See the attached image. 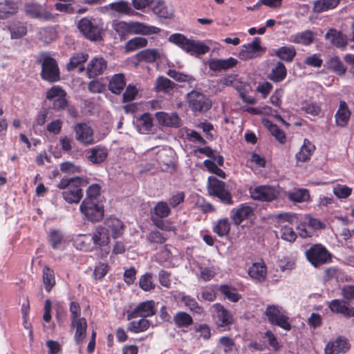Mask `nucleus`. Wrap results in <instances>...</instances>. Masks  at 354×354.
<instances>
[{
    "instance_id": "nucleus-50",
    "label": "nucleus",
    "mask_w": 354,
    "mask_h": 354,
    "mask_svg": "<svg viewBox=\"0 0 354 354\" xmlns=\"http://www.w3.org/2000/svg\"><path fill=\"white\" fill-rule=\"evenodd\" d=\"M150 322L145 317L139 320L132 321L128 325V330L134 333L145 331L149 328Z\"/></svg>"
},
{
    "instance_id": "nucleus-17",
    "label": "nucleus",
    "mask_w": 354,
    "mask_h": 354,
    "mask_svg": "<svg viewBox=\"0 0 354 354\" xmlns=\"http://www.w3.org/2000/svg\"><path fill=\"white\" fill-rule=\"evenodd\" d=\"M156 119L161 128H178L180 126V119L176 112L159 111L155 113Z\"/></svg>"
},
{
    "instance_id": "nucleus-24",
    "label": "nucleus",
    "mask_w": 354,
    "mask_h": 354,
    "mask_svg": "<svg viewBox=\"0 0 354 354\" xmlns=\"http://www.w3.org/2000/svg\"><path fill=\"white\" fill-rule=\"evenodd\" d=\"M106 61L102 57L93 58L88 63L86 73L89 78L102 75L106 68Z\"/></svg>"
},
{
    "instance_id": "nucleus-32",
    "label": "nucleus",
    "mask_w": 354,
    "mask_h": 354,
    "mask_svg": "<svg viewBox=\"0 0 354 354\" xmlns=\"http://www.w3.org/2000/svg\"><path fill=\"white\" fill-rule=\"evenodd\" d=\"M102 226L107 229L109 234V232H111V236L113 239L120 237L124 232V224L122 221L115 217L110 216L107 218L104 225Z\"/></svg>"
},
{
    "instance_id": "nucleus-19",
    "label": "nucleus",
    "mask_w": 354,
    "mask_h": 354,
    "mask_svg": "<svg viewBox=\"0 0 354 354\" xmlns=\"http://www.w3.org/2000/svg\"><path fill=\"white\" fill-rule=\"evenodd\" d=\"M349 349L350 344L346 338L339 336L334 341L328 342L324 349V353L339 354L341 353H346Z\"/></svg>"
},
{
    "instance_id": "nucleus-10",
    "label": "nucleus",
    "mask_w": 354,
    "mask_h": 354,
    "mask_svg": "<svg viewBox=\"0 0 354 354\" xmlns=\"http://www.w3.org/2000/svg\"><path fill=\"white\" fill-rule=\"evenodd\" d=\"M306 256L308 261L315 267L326 263L330 259V254L320 244L311 246L306 252Z\"/></svg>"
},
{
    "instance_id": "nucleus-41",
    "label": "nucleus",
    "mask_w": 354,
    "mask_h": 354,
    "mask_svg": "<svg viewBox=\"0 0 354 354\" xmlns=\"http://www.w3.org/2000/svg\"><path fill=\"white\" fill-rule=\"evenodd\" d=\"M88 57V54L84 53H76L73 55L69 62L66 65V68L68 71H73L75 68L78 69L80 73L84 71V63L87 60Z\"/></svg>"
},
{
    "instance_id": "nucleus-12",
    "label": "nucleus",
    "mask_w": 354,
    "mask_h": 354,
    "mask_svg": "<svg viewBox=\"0 0 354 354\" xmlns=\"http://www.w3.org/2000/svg\"><path fill=\"white\" fill-rule=\"evenodd\" d=\"M102 12H108L111 15L142 16L133 10L128 2L121 0L113 2L100 8Z\"/></svg>"
},
{
    "instance_id": "nucleus-5",
    "label": "nucleus",
    "mask_w": 354,
    "mask_h": 354,
    "mask_svg": "<svg viewBox=\"0 0 354 354\" xmlns=\"http://www.w3.org/2000/svg\"><path fill=\"white\" fill-rule=\"evenodd\" d=\"M81 213L91 222H98L104 216V207L97 201L84 198L80 206Z\"/></svg>"
},
{
    "instance_id": "nucleus-49",
    "label": "nucleus",
    "mask_w": 354,
    "mask_h": 354,
    "mask_svg": "<svg viewBox=\"0 0 354 354\" xmlns=\"http://www.w3.org/2000/svg\"><path fill=\"white\" fill-rule=\"evenodd\" d=\"M231 225L227 218L218 220L213 228V231L218 236L223 237L228 235Z\"/></svg>"
},
{
    "instance_id": "nucleus-14",
    "label": "nucleus",
    "mask_w": 354,
    "mask_h": 354,
    "mask_svg": "<svg viewBox=\"0 0 354 354\" xmlns=\"http://www.w3.org/2000/svg\"><path fill=\"white\" fill-rule=\"evenodd\" d=\"M156 313L155 302L152 300L139 303L133 310L127 312V319L151 317Z\"/></svg>"
},
{
    "instance_id": "nucleus-35",
    "label": "nucleus",
    "mask_w": 354,
    "mask_h": 354,
    "mask_svg": "<svg viewBox=\"0 0 354 354\" xmlns=\"http://www.w3.org/2000/svg\"><path fill=\"white\" fill-rule=\"evenodd\" d=\"M238 60L234 57L227 59H212L209 62V67L214 71H226L236 66Z\"/></svg>"
},
{
    "instance_id": "nucleus-63",
    "label": "nucleus",
    "mask_w": 354,
    "mask_h": 354,
    "mask_svg": "<svg viewBox=\"0 0 354 354\" xmlns=\"http://www.w3.org/2000/svg\"><path fill=\"white\" fill-rule=\"evenodd\" d=\"M174 321L178 326H187L192 324V318L186 313L179 312L174 317Z\"/></svg>"
},
{
    "instance_id": "nucleus-9",
    "label": "nucleus",
    "mask_w": 354,
    "mask_h": 354,
    "mask_svg": "<svg viewBox=\"0 0 354 354\" xmlns=\"http://www.w3.org/2000/svg\"><path fill=\"white\" fill-rule=\"evenodd\" d=\"M91 237L94 248H98L102 250L101 257H106L111 250L109 245L110 236L107 232V229L102 225L98 226L92 233Z\"/></svg>"
},
{
    "instance_id": "nucleus-38",
    "label": "nucleus",
    "mask_w": 354,
    "mask_h": 354,
    "mask_svg": "<svg viewBox=\"0 0 354 354\" xmlns=\"http://www.w3.org/2000/svg\"><path fill=\"white\" fill-rule=\"evenodd\" d=\"M287 75V69L283 63L277 62L268 75V78L274 83L281 82Z\"/></svg>"
},
{
    "instance_id": "nucleus-42",
    "label": "nucleus",
    "mask_w": 354,
    "mask_h": 354,
    "mask_svg": "<svg viewBox=\"0 0 354 354\" xmlns=\"http://www.w3.org/2000/svg\"><path fill=\"white\" fill-rule=\"evenodd\" d=\"M274 54L280 59L290 63L295 57L297 50L293 46H283L275 50Z\"/></svg>"
},
{
    "instance_id": "nucleus-7",
    "label": "nucleus",
    "mask_w": 354,
    "mask_h": 354,
    "mask_svg": "<svg viewBox=\"0 0 354 354\" xmlns=\"http://www.w3.org/2000/svg\"><path fill=\"white\" fill-rule=\"evenodd\" d=\"M39 62L42 69L41 75L42 78L50 82H55L59 79V72L56 61L46 54H41L39 57Z\"/></svg>"
},
{
    "instance_id": "nucleus-45",
    "label": "nucleus",
    "mask_w": 354,
    "mask_h": 354,
    "mask_svg": "<svg viewBox=\"0 0 354 354\" xmlns=\"http://www.w3.org/2000/svg\"><path fill=\"white\" fill-rule=\"evenodd\" d=\"M18 11L17 3L12 0L0 2V19H6Z\"/></svg>"
},
{
    "instance_id": "nucleus-40",
    "label": "nucleus",
    "mask_w": 354,
    "mask_h": 354,
    "mask_svg": "<svg viewBox=\"0 0 354 354\" xmlns=\"http://www.w3.org/2000/svg\"><path fill=\"white\" fill-rule=\"evenodd\" d=\"M163 57V53L156 48L145 49L137 54V58L140 61H145L149 63L154 62L156 59H162Z\"/></svg>"
},
{
    "instance_id": "nucleus-2",
    "label": "nucleus",
    "mask_w": 354,
    "mask_h": 354,
    "mask_svg": "<svg viewBox=\"0 0 354 354\" xmlns=\"http://www.w3.org/2000/svg\"><path fill=\"white\" fill-rule=\"evenodd\" d=\"M264 315L270 324L277 326L286 331L291 330L292 325L288 313L281 306L274 304L268 305Z\"/></svg>"
},
{
    "instance_id": "nucleus-27",
    "label": "nucleus",
    "mask_w": 354,
    "mask_h": 354,
    "mask_svg": "<svg viewBox=\"0 0 354 354\" xmlns=\"http://www.w3.org/2000/svg\"><path fill=\"white\" fill-rule=\"evenodd\" d=\"M160 29L139 21H130V35H150L158 34Z\"/></svg>"
},
{
    "instance_id": "nucleus-31",
    "label": "nucleus",
    "mask_w": 354,
    "mask_h": 354,
    "mask_svg": "<svg viewBox=\"0 0 354 354\" xmlns=\"http://www.w3.org/2000/svg\"><path fill=\"white\" fill-rule=\"evenodd\" d=\"M351 115V112L348 104L345 101L341 100L339 102V108L335 115L337 126L340 127H346L349 122Z\"/></svg>"
},
{
    "instance_id": "nucleus-52",
    "label": "nucleus",
    "mask_w": 354,
    "mask_h": 354,
    "mask_svg": "<svg viewBox=\"0 0 354 354\" xmlns=\"http://www.w3.org/2000/svg\"><path fill=\"white\" fill-rule=\"evenodd\" d=\"M339 3V0H317L314 4V9L320 13L336 8Z\"/></svg>"
},
{
    "instance_id": "nucleus-1",
    "label": "nucleus",
    "mask_w": 354,
    "mask_h": 354,
    "mask_svg": "<svg viewBox=\"0 0 354 354\" xmlns=\"http://www.w3.org/2000/svg\"><path fill=\"white\" fill-rule=\"evenodd\" d=\"M84 181L82 178H62L58 185L59 189H64L62 196L68 203H78L83 196L81 186Z\"/></svg>"
},
{
    "instance_id": "nucleus-55",
    "label": "nucleus",
    "mask_w": 354,
    "mask_h": 354,
    "mask_svg": "<svg viewBox=\"0 0 354 354\" xmlns=\"http://www.w3.org/2000/svg\"><path fill=\"white\" fill-rule=\"evenodd\" d=\"M301 109L302 111L307 114L317 116L321 112V107L315 102H311L309 100H304L301 102Z\"/></svg>"
},
{
    "instance_id": "nucleus-29",
    "label": "nucleus",
    "mask_w": 354,
    "mask_h": 354,
    "mask_svg": "<svg viewBox=\"0 0 354 354\" xmlns=\"http://www.w3.org/2000/svg\"><path fill=\"white\" fill-rule=\"evenodd\" d=\"M133 125L140 133H149L153 126V118L149 113H145L133 120Z\"/></svg>"
},
{
    "instance_id": "nucleus-8",
    "label": "nucleus",
    "mask_w": 354,
    "mask_h": 354,
    "mask_svg": "<svg viewBox=\"0 0 354 354\" xmlns=\"http://www.w3.org/2000/svg\"><path fill=\"white\" fill-rule=\"evenodd\" d=\"M249 192L252 199L263 202H271L277 200L280 194L279 189L271 185L251 187Z\"/></svg>"
},
{
    "instance_id": "nucleus-57",
    "label": "nucleus",
    "mask_w": 354,
    "mask_h": 354,
    "mask_svg": "<svg viewBox=\"0 0 354 354\" xmlns=\"http://www.w3.org/2000/svg\"><path fill=\"white\" fill-rule=\"evenodd\" d=\"M168 75L179 82H187L191 86L196 85V81L192 77L176 71V70H169Z\"/></svg>"
},
{
    "instance_id": "nucleus-44",
    "label": "nucleus",
    "mask_w": 354,
    "mask_h": 354,
    "mask_svg": "<svg viewBox=\"0 0 354 354\" xmlns=\"http://www.w3.org/2000/svg\"><path fill=\"white\" fill-rule=\"evenodd\" d=\"M315 150V145L312 144L309 140L306 138L304 140V144L300 148L299 151L296 153V159L297 161L306 162L310 160Z\"/></svg>"
},
{
    "instance_id": "nucleus-25",
    "label": "nucleus",
    "mask_w": 354,
    "mask_h": 354,
    "mask_svg": "<svg viewBox=\"0 0 354 354\" xmlns=\"http://www.w3.org/2000/svg\"><path fill=\"white\" fill-rule=\"evenodd\" d=\"M49 242L55 250H63L69 243V239L59 230H52L48 234Z\"/></svg>"
},
{
    "instance_id": "nucleus-20",
    "label": "nucleus",
    "mask_w": 354,
    "mask_h": 354,
    "mask_svg": "<svg viewBox=\"0 0 354 354\" xmlns=\"http://www.w3.org/2000/svg\"><path fill=\"white\" fill-rule=\"evenodd\" d=\"M328 308L332 313L340 314L347 319L354 317V307L346 306L344 300L333 299L328 302Z\"/></svg>"
},
{
    "instance_id": "nucleus-54",
    "label": "nucleus",
    "mask_w": 354,
    "mask_h": 354,
    "mask_svg": "<svg viewBox=\"0 0 354 354\" xmlns=\"http://www.w3.org/2000/svg\"><path fill=\"white\" fill-rule=\"evenodd\" d=\"M173 87L174 83L168 78L162 76L157 78L155 87L157 92L167 93L171 91Z\"/></svg>"
},
{
    "instance_id": "nucleus-36",
    "label": "nucleus",
    "mask_w": 354,
    "mask_h": 354,
    "mask_svg": "<svg viewBox=\"0 0 354 354\" xmlns=\"http://www.w3.org/2000/svg\"><path fill=\"white\" fill-rule=\"evenodd\" d=\"M12 39H21L27 33V26L23 21L13 20L7 26Z\"/></svg>"
},
{
    "instance_id": "nucleus-21",
    "label": "nucleus",
    "mask_w": 354,
    "mask_h": 354,
    "mask_svg": "<svg viewBox=\"0 0 354 354\" xmlns=\"http://www.w3.org/2000/svg\"><path fill=\"white\" fill-rule=\"evenodd\" d=\"M317 37V33L311 30H306L302 32L291 35L288 40L290 43L308 46L312 44Z\"/></svg>"
},
{
    "instance_id": "nucleus-3",
    "label": "nucleus",
    "mask_w": 354,
    "mask_h": 354,
    "mask_svg": "<svg viewBox=\"0 0 354 354\" xmlns=\"http://www.w3.org/2000/svg\"><path fill=\"white\" fill-rule=\"evenodd\" d=\"M207 191L209 195L217 197L220 202L226 205L234 203L231 192L227 189L225 183L214 176H209L207 180Z\"/></svg>"
},
{
    "instance_id": "nucleus-59",
    "label": "nucleus",
    "mask_w": 354,
    "mask_h": 354,
    "mask_svg": "<svg viewBox=\"0 0 354 354\" xmlns=\"http://www.w3.org/2000/svg\"><path fill=\"white\" fill-rule=\"evenodd\" d=\"M39 39L44 43H50L56 37V32L53 27L42 28L39 32Z\"/></svg>"
},
{
    "instance_id": "nucleus-15",
    "label": "nucleus",
    "mask_w": 354,
    "mask_h": 354,
    "mask_svg": "<svg viewBox=\"0 0 354 354\" xmlns=\"http://www.w3.org/2000/svg\"><path fill=\"white\" fill-rule=\"evenodd\" d=\"M66 92L59 86H54L46 93V98L53 102V108L57 111L64 109L67 106Z\"/></svg>"
},
{
    "instance_id": "nucleus-37",
    "label": "nucleus",
    "mask_w": 354,
    "mask_h": 354,
    "mask_svg": "<svg viewBox=\"0 0 354 354\" xmlns=\"http://www.w3.org/2000/svg\"><path fill=\"white\" fill-rule=\"evenodd\" d=\"M248 272L251 278L258 282H262L266 278L267 268L264 262H256L249 268Z\"/></svg>"
},
{
    "instance_id": "nucleus-39",
    "label": "nucleus",
    "mask_w": 354,
    "mask_h": 354,
    "mask_svg": "<svg viewBox=\"0 0 354 354\" xmlns=\"http://www.w3.org/2000/svg\"><path fill=\"white\" fill-rule=\"evenodd\" d=\"M73 243L75 247L79 250L90 252L94 249L92 237L90 234H77L74 237Z\"/></svg>"
},
{
    "instance_id": "nucleus-53",
    "label": "nucleus",
    "mask_w": 354,
    "mask_h": 354,
    "mask_svg": "<svg viewBox=\"0 0 354 354\" xmlns=\"http://www.w3.org/2000/svg\"><path fill=\"white\" fill-rule=\"evenodd\" d=\"M43 282L47 292H50L55 284L54 272L48 267L43 269Z\"/></svg>"
},
{
    "instance_id": "nucleus-58",
    "label": "nucleus",
    "mask_w": 354,
    "mask_h": 354,
    "mask_svg": "<svg viewBox=\"0 0 354 354\" xmlns=\"http://www.w3.org/2000/svg\"><path fill=\"white\" fill-rule=\"evenodd\" d=\"M176 298L178 300V302H180L183 306L192 311H194L198 308L197 302L190 296L185 295L184 293L180 292L178 293Z\"/></svg>"
},
{
    "instance_id": "nucleus-61",
    "label": "nucleus",
    "mask_w": 354,
    "mask_h": 354,
    "mask_svg": "<svg viewBox=\"0 0 354 354\" xmlns=\"http://www.w3.org/2000/svg\"><path fill=\"white\" fill-rule=\"evenodd\" d=\"M139 286L144 291H151L155 288L152 281V276L149 273L142 275L139 279Z\"/></svg>"
},
{
    "instance_id": "nucleus-48",
    "label": "nucleus",
    "mask_w": 354,
    "mask_h": 354,
    "mask_svg": "<svg viewBox=\"0 0 354 354\" xmlns=\"http://www.w3.org/2000/svg\"><path fill=\"white\" fill-rule=\"evenodd\" d=\"M265 126L268 128L271 134L276 138V140L281 144H284L286 141V136L283 130L279 127L273 124L270 120H266L264 122Z\"/></svg>"
},
{
    "instance_id": "nucleus-13",
    "label": "nucleus",
    "mask_w": 354,
    "mask_h": 354,
    "mask_svg": "<svg viewBox=\"0 0 354 354\" xmlns=\"http://www.w3.org/2000/svg\"><path fill=\"white\" fill-rule=\"evenodd\" d=\"M74 132L75 139L83 145H90L97 141L95 138L93 129L86 123L76 124L74 126Z\"/></svg>"
},
{
    "instance_id": "nucleus-18",
    "label": "nucleus",
    "mask_w": 354,
    "mask_h": 354,
    "mask_svg": "<svg viewBox=\"0 0 354 354\" xmlns=\"http://www.w3.org/2000/svg\"><path fill=\"white\" fill-rule=\"evenodd\" d=\"M254 214L253 208L246 203L240 205L237 208L232 209L230 217L235 225H239L243 221L248 219Z\"/></svg>"
},
{
    "instance_id": "nucleus-47",
    "label": "nucleus",
    "mask_w": 354,
    "mask_h": 354,
    "mask_svg": "<svg viewBox=\"0 0 354 354\" xmlns=\"http://www.w3.org/2000/svg\"><path fill=\"white\" fill-rule=\"evenodd\" d=\"M221 293L231 302H237L241 295L238 293L236 289L231 286L221 285L218 288Z\"/></svg>"
},
{
    "instance_id": "nucleus-33",
    "label": "nucleus",
    "mask_w": 354,
    "mask_h": 354,
    "mask_svg": "<svg viewBox=\"0 0 354 354\" xmlns=\"http://www.w3.org/2000/svg\"><path fill=\"white\" fill-rule=\"evenodd\" d=\"M107 156V148L101 145H97L88 150L86 158L92 164L99 165L106 159Z\"/></svg>"
},
{
    "instance_id": "nucleus-56",
    "label": "nucleus",
    "mask_w": 354,
    "mask_h": 354,
    "mask_svg": "<svg viewBox=\"0 0 354 354\" xmlns=\"http://www.w3.org/2000/svg\"><path fill=\"white\" fill-rule=\"evenodd\" d=\"M147 43V39L145 37H136L126 43L125 48L127 51L131 52L138 48L145 47Z\"/></svg>"
},
{
    "instance_id": "nucleus-46",
    "label": "nucleus",
    "mask_w": 354,
    "mask_h": 354,
    "mask_svg": "<svg viewBox=\"0 0 354 354\" xmlns=\"http://www.w3.org/2000/svg\"><path fill=\"white\" fill-rule=\"evenodd\" d=\"M287 196L290 201L295 203L306 202L310 199L309 190L305 188H300L295 192H288Z\"/></svg>"
},
{
    "instance_id": "nucleus-64",
    "label": "nucleus",
    "mask_w": 354,
    "mask_h": 354,
    "mask_svg": "<svg viewBox=\"0 0 354 354\" xmlns=\"http://www.w3.org/2000/svg\"><path fill=\"white\" fill-rule=\"evenodd\" d=\"M234 346V340L230 337L223 336L218 339V346L223 348L225 353L232 352Z\"/></svg>"
},
{
    "instance_id": "nucleus-34",
    "label": "nucleus",
    "mask_w": 354,
    "mask_h": 354,
    "mask_svg": "<svg viewBox=\"0 0 354 354\" xmlns=\"http://www.w3.org/2000/svg\"><path fill=\"white\" fill-rule=\"evenodd\" d=\"M151 11L158 17L165 19H171L174 15L173 7L167 5L162 0H154Z\"/></svg>"
},
{
    "instance_id": "nucleus-60",
    "label": "nucleus",
    "mask_w": 354,
    "mask_h": 354,
    "mask_svg": "<svg viewBox=\"0 0 354 354\" xmlns=\"http://www.w3.org/2000/svg\"><path fill=\"white\" fill-rule=\"evenodd\" d=\"M187 99L189 107L194 112L199 111V91L193 90L187 95Z\"/></svg>"
},
{
    "instance_id": "nucleus-43",
    "label": "nucleus",
    "mask_w": 354,
    "mask_h": 354,
    "mask_svg": "<svg viewBox=\"0 0 354 354\" xmlns=\"http://www.w3.org/2000/svg\"><path fill=\"white\" fill-rule=\"evenodd\" d=\"M126 86V80L122 73L113 75L109 83V89L115 94H120Z\"/></svg>"
},
{
    "instance_id": "nucleus-62",
    "label": "nucleus",
    "mask_w": 354,
    "mask_h": 354,
    "mask_svg": "<svg viewBox=\"0 0 354 354\" xmlns=\"http://www.w3.org/2000/svg\"><path fill=\"white\" fill-rule=\"evenodd\" d=\"M113 28L121 37L130 35V21H120L115 22L113 24Z\"/></svg>"
},
{
    "instance_id": "nucleus-4",
    "label": "nucleus",
    "mask_w": 354,
    "mask_h": 354,
    "mask_svg": "<svg viewBox=\"0 0 354 354\" xmlns=\"http://www.w3.org/2000/svg\"><path fill=\"white\" fill-rule=\"evenodd\" d=\"M168 41L186 52L187 53L199 57V42L189 39L181 33H173L168 37Z\"/></svg>"
},
{
    "instance_id": "nucleus-51",
    "label": "nucleus",
    "mask_w": 354,
    "mask_h": 354,
    "mask_svg": "<svg viewBox=\"0 0 354 354\" xmlns=\"http://www.w3.org/2000/svg\"><path fill=\"white\" fill-rule=\"evenodd\" d=\"M326 64L328 68L339 75H344L346 71V67L337 56L330 57Z\"/></svg>"
},
{
    "instance_id": "nucleus-6",
    "label": "nucleus",
    "mask_w": 354,
    "mask_h": 354,
    "mask_svg": "<svg viewBox=\"0 0 354 354\" xmlns=\"http://www.w3.org/2000/svg\"><path fill=\"white\" fill-rule=\"evenodd\" d=\"M78 28L88 39L97 41L101 38L103 24L97 19L83 18L78 23Z\"/></svg>"
},
{
    "instance_id": "nucleus-22",
    "label": "nucleus",
    "mask_w": 354,
    "mask_h": 354,
    "mask_svg": "<svg viewBox=\"0 0 354 354\" xmlns=\"http://www.w3.org/2000/svg\"><path fill=\"white\" fill-rule=\"evenodd\" d=\"M325 39L329 41L332 46L338 48H345L348 43L346 35L342 31L333 28L328 30Z\"/></svg>"
},
{
    "instance_id": "nucleus-28",
    "label": "nucleus",
    "mask_w": 354,
    "mask_h": 354,
    "mask_svg": "<svg viewBox=\"0 0 354 354\" xmlns=\"http://www.w3.org/2000/svg\"><path fill=\"white\" fill-rule=\"evenodd\" d=\"M213 308L216 313V316L218 327H225L232 324V315L228 310L225 308L223 305L216 303L213 305Z\"/></svg>"
},
{
    "instance_id": "nucleus-26",
    "label": "nucleus",
    "mask_w": 354,
    "mask_h": 354,
    "mask_svg": "<svg viewBox=\"0 0 354 354\" xmlns=\"http://www.w3.org/2000/svg\"><path fill=\"white\" fill-rule=\"evenodd\" d=\"M71 327L75 330L74 340L77 345L83 343L86 335L87 322L85 318L71 320Z\"/></svg>"
},
{
    "instance_id": "nucleus-11",
    "label": "nucleus",
    "mask_w": 354,
    "mask_h": 354,
    "mask_svg": "<svg viewBox=\"0 0 354 354\" xmlns=\"http://www.w3.org/2000/svg\"><path fill=\"white\" fill-rule=\"evenodd\" d=\"M156 154V160L162 170L171 171L174 168V152L170 147H157L151 149Z\"/></svg>"
},
{
    "instance_id": "nucleus-16",
    "label": "nucleus",
    "mask_w": 354,
    "mask_h": 354,
    "mask_svg": "<svg viewBox=\"0 0 354 354\" xmlns=\"http://www.w3.org/2000/svg\"><path fill=\"white\" fill-rule=\"evenodd\" d=\"M279 222L281 223V237L282 239L292 242L297 238V234L290 225L292 223L294 216L288 213L279 214L277 216Z\"/></svg>"
},
{
    "instance_id": "nucleus-30",
    "label": "nucleus",
    "mask_w": 354,
    "mask_h": 354,
    "mask_svg": "<svg viewBox=\"0 0 354 354\" xmlns=\"http://www.w3.org/2000/svg\"><path fill=\"white\" fill-rule=\"evenodd\" d=\"M261 49L260 38L255 37L251 43L244 44L239 52V57L243 60L254 58L255 53Z\"/></svg>"
},
{
    "instance_id": "nucleus-23",
    "label": "nucleus",
    "mask_w": 354,
    "mask_h": 354,
    "mask_svg": "<svg viewBox=\"0 0 354 354\" xmlns=\"http://www.w3.org/2000/svg\"><path fill=\"white\" fill-rule=\"evenodd\" d=\"M26 12L33 18L46 21L53 20L55 15L47 10L45 8L36 3H30L26 6Z\"/></svg>"
}]
</instances>
